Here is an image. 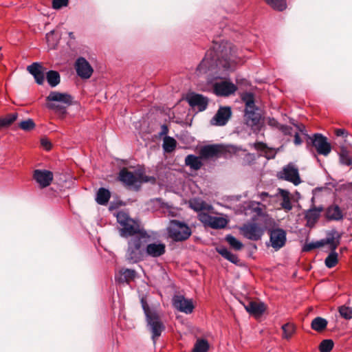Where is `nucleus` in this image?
<instances>
[{"instance_id":"f257e3e1","label":"nucleus","mask_w":352,"mask_h":352,"mask_svg":"<svg viewBox=\"0 0 352 352\" xmlns=\"http://www.w3.org/2000/svg\"><path fill=\"white\" fill-rule=\"evenodd\" d=\"M117 221L120 226L119 232L122 237L151 238V235L140 226L139 223L130 218L126 213L124 212H118Z\"/></svg>"},{"instance_id":"f03ea898","label":"nucleus","mask_w":352,"mask_h":352,"mask_svg":"<svg viewBox=\"0 0 352 352\" xmlns=\"http://www.w3.org/2000/svg\"><path fill=\"white\" fill-rule=\"evenodd\" d=\"M340 235L336 232H333L325 239H322L316 242L309 243V250L322 247L325 244L329 245V248L331 250V252L324 261L325 265L328 268L333 267L338 263V254L335 252V250L340 243Z\"/></svg>"},{"instance_id":"7ed1b4c3","label":"nucleus","mask_w":352,"mask_h":352,"mask_svg":"<svg viewBox=\"0 0 352 352\" xmlns=\"http://www.w3.org/2000/svg\"><path fill=\"white\" fill-rule=\"evenodd\" d=\"M230 57L226 58L223 63L219 59V55L214 50H208L206 53L205 57L202 61L197 66V70L200 74L206 73L208 71H212L216 67L222 66L225 69H228L230 67Z\"/></svg>"},{"instance_id":"20e7f679","label":"nucleus","mask_w":352,"mask_h":352,"mask_svg":"<svg viewBox=\"0 0 352 352\" xmlns=\"http://www.w3.org/2000/svg\"><path fill=\"white\" fill-rule=\"evenodd\" d=\"M150 238L132 237L128 241L126 260L130 263H137L143 260L145 252L144 245Z\"/></svg>"},{"instance_id":"39448f33","label":"nucleus","mask_w":352,"mask_h":352,"mask_svg":"<svg viewBox=\"0 0 352 352\" xmlns=\"http://www.w3.org/2000/svg\"><path fill=\"white\" fill-rule=\"evenodd\" d=\"M167 232L175 241H186L192 234L191 229L186 223L175 219L170 221Z\"/></svg>"},{"instance_id":"423d86ee","label":"nucleus","mask_w":352,"mask_h":352,"mask_svg":"<svg viewBox=\"0 0 352 352\" xmlns=\"http://www.w3.org/2000/svg\"><path fill=\"white\" fill-rule=\"evenodd\" d=\"M72 96L67 93H60L55 91H51L46 97V100L49 102H59L63 104L47 103L46 107L49 109L64 114L66 113V107L72 104Z\"/></svg>"},{"instance_id":"0eeeda50","label":"nucleus","mask_w":352,"mask_h":352,"mask_svg":"<svg viewBox=\"0 0 352 352\" xmlns=\"http://www.w3.org/2000/svg\"><path fill=\"white\" fill-rule=\"evenodd\" d=\"M147 329L151 333V339L154 343L158 339L162 332L166 329L165 324L162 322L157 312L146 317Z\"/></svg>"},{"instance_id":"6e6552de","label":"nucleus","mask_w":352,"mask_h":352,"mask_svg":"<svg viewBox=\"0 0 352 352\" xmlns=\"http://www.w3.org/2000/svg\"><path fill=\"white\" fill-rule=\"evenodd\" d=\"M277 177L280 179L292 183L294 186H298L301 183L298 169L293 163L285 166L282 170L277 173Z\"/></svg>"},{"instance_id":"1a4fd4ad","label":"nucleus","mask_w":352,"mask_h":352,"mask_svg":"<svg viewBox=\"0 0 352 352\" xmlns=\"http://www.w3.org/2000/svg\"><path fill=\"white\" fill-rule=\"evenodd\" d=\"M268 233L270 235V242L266 243L267 246H271L277 251L285 245L287 237L286 232L283 229H270Z\"/></svg>"},{"instance_id":"9d476101","label":"nucleus","mask_w":352,"mask_h":352,"mask_svg":"<svg viewBox=\"0 0 352 352\" xmlns=\"http://www.w3.org/2000/svg\"><path fill=\"white\" fill-rule=\"evenodd\" d=\"M309 140L311 141L313 146L318 154L327 156L331 152V146L327 142V138L322 134L315 133L312 137L309 136Z\"/></svg>"},{"instance_id":"9b49d317","label":"nucleus","mask_w":352,"mask_h":352,"mask_svg":"<svg viewBox=\"0 0 352 352\" xmlns=\"http://www.w3.org/2000/svg\"><path fill=\"white\" fill-rule=\"evenodd\" d=\"M118 178L125 186L133 188L136 191L140 190L139 178L126 168L120 170Z\"/></svg>"},{"instance_id":"f8f14e48","label":"nucleus","mask_w":352,"mask_h":352,"mask_svg":"<svg viewBox=\"0 0 352 352\" xmlns=\"http://www.w3.org/2000/svg\"><path fill=\"white\" fill-rule=\"evenodd\" d=\"M74 67L77 75L82 79L89 78L94 72V69L89 63L85 58L82 56L76 59Z\"/></svg>"},{"instance_id":"ddd939ff","label":"nucleus","mask_w":352,"mask_h":352,"mask_svg":"<svg viewBox=\"0 0 352 352\" xmlns=\"http://www.w3.org/2000/svg\"><path fill=\"white\" fill-rule=\"evenodd\" d=\"M173 305L178 311L186 314H191L194 309L192 300L186 298L182 295H175L173 296Z\"/></svg>"},{"instance_id":"4468645a","label":"nucleus","mask_w":352,"mask_h":352,"mask_svg":"<svg viewBox=\"0 0 352 352\" xmlns=\"http://www.w3.org/2000/svg\"><path fill=\"white\" fill-rule=\"evenodd\" d=\"M232 111L230 107H221L212 118L210 123L214 126H225L231 118Z\"/></svg>"},{"instance_id":"2eb2a0df","label":"nucleus","mask_w":352,"mask_h":352,"mask_svg":"<svg viewBox=\"0 0 352 352\" xmlns=\"http://www.w3.org/2000/svg\"><path fill=\"white\" fill-rule=\"evenodd\" d=\"M243 236L252 241H258L263 234V230L256 223H252L244 225L241 228Z\"/></svg>"},{"instance_id":"dca6fc26","label":"nucleus","mask_w":352,"mask_h":352,"mask_svg":"<svg viewBox=\"0 0 352 352\" xmlns=\"http://www.w3.org/2000/svg\"><path fill=\"white\" fill-rule=\"evenodd\" d=\"M244 120L245 124L251 127H257L261 120V114L258 113V109L256 106L251 108L245 109Z\"/></svg>"},{"instance_id":"f3484780","label":"nucleus","mask_w":352,"mask_h":352,"mask_svg":"<svg viewBox=\"0 0 352 352\" xmlns=\"http://www.w3.org/2000/svg\"><path fill=\"white\" fill-rule=\"evenodd\" d=\"M186 99L189 105L192 108L197 109L199 111H204L208 104V98L199 94H190Z\"/></svg>"},{"instance_id":"a211bd4d","label":"nucleus","mask_w":352,"mask_h":352,"mask_svg":"<svg viewBox=\"0 0 352 352\" xmlns=\"http://www.w3.org/2000/svg\"><path fill=\"white\" fill-rule=\"evenodd\" d=\"M33 178L41 188H45L52 182L53 173L47 170L36 169L34 171Z\"/></svg>"},{"instance_id":"6ab92c4d","label":"nucleus","mask_w":352,"mask_h":352,"mask_svg":"<svg viewBox=\"0 0 352 352\" xmlns=\"http://www.w3.org/2000/svg\"><path fill=\"white\" fill-rule=\"evenodd\" d=\"M236 90V87L232 82L221 81L214 85V92L217 96H228L234 94Z\"/></svg>"},{"instance_id":"aec40b11","label":"nucleus","mask_w":352,"mask_h":352,"mask_svg":"<svg viewBox=\"0 0 352 352\" xmlns=\"http://www.w3.org/2000/svg\"><path fill=\"white\" fill-rule=\"evenodd\" d=\"M27 70L34 76L37 84H43L45 79L44 68L39 63H33L30 65L28 66Z\"/></svg>"},{"instance_id":"412c9836","label":"nucleus","mask_w":352,"mask_h":352,"mask_svg":"<svg viewBox=\"0 0 352 352\" xmlns=\"http://www.w3.org/2000/svg\"><path fill=\"white\" fill-rule=\"evenodd\" d=\"M222 151L221 146L219 144H210L203 146L199 151L201 158L208 159L218 157Z\"/></svg>"},{"instance_id":"4be33fe9","label":"nucleus","mask_w":352,"mask_h":352,"mask_svg":"<svg viewBox=\"0 0 352 352\" xmlns=\"http://www.w3.org/2000/svg\"><path fill=\"white\" fill-rule=\"evenodd\" d=\"M166 251V246L164 243H150L144 249L145 254L151 257H159L163 255Z\"/></svg>"},{"instance_id":"5701e85b","label":"nucleus","mask_w":352,"mask_h":352,"mask_svg":"<svg viewBox=\"0 0 352 352\" xmlns=\"http://www.w3.org/2000/svg\"><path fill=\"white\" fill-rule=\"evenodd\" d=\"M348 146L342 145L340 148L339 160L340 162L345 166L352 165V146L351 144H348Z\"/></svg>"},{"instance_id":"b1692460","label":"nucleus","mask_w":352,"mask_h":352,"mask_svg":"<svg viewBox=\"0 0 352 352\" xmlns=\"http://www.w3.org/2000/svg\"><path fill=\"white\" fill-rule=\"evenodd\" d=\"M135 275L136 272L134 270L122 269L120 271L119 274L116 276V279L118 282L121 283H129L135 278Z\"/></svg>"},{"instance_id":"393cba45","label":"nucleus","mask_w":352,"mask_h":352,"mask_svg":"<svg viewBox=\"0 0 352 352\" xmlns=\"http://www.w3.org/2000/svg\"><path fill=\"white\" fill-rule=\"evenodd\" d=\"M217 252L224 258L229 261L235 265H239L240 260L238 258L237 255L232 253L230 250H228L227 248L223 246H220L217 248Z\"/></svg>"},{"instance_id":"a878e982","label":"nucleus","mask_w":352,"mask_h":352,"mask_svg":"<svg viewBox=\"0 0 352 352\" xmlns=\"http://www.w3.org/2000/svg\"><path fill=\"white\" fill-rule=\"evenodd\" d=\"M326 218L329 220L339 221L343 217L342 212L338 206H331L325 212Z\"/></svg>"},{"instance_id":"bb28decb","label":"nucleus","mask_w":352,"mask_h":352,"mask_svg":"<svg viewBox=\"0 0 352 352\" xmlns=\"http://www.w3.org/2000/svg\"><path fill=\"white\" fill-rule=\"evenodd\" d=\"M245 310L253 315H261L265 311V306L263 302L250 301L245 305Z\"/></svg>"},{"instance_id":"cd10ccee","label":"nucleus","mask_w":352,"mask_h":352,"mask_svg":"<svg viewBox=\"0 0 352 352\" xmlns=\"http://www.w3.org/2000/svg\"><path fill=\"white\" fill-rule=\"evenodd\" d=\"M189 206L191 209L196 212H202L203 210H208L211 208L204 201L200 198H193L189 201Z\"/></svg>"},{"instance_id":"c85d7f7f","label":"nucleus","mask_w":352,"mask_h":352,"mask_svg":"<svg viewBox=\"0 0 352 352\" xmlns=\"http://www.w3.org/2000/svg\"><path fill=\"white\" fill-rule=\"evenodd\" d=\"M185 164L187 166H189L191 169L197 170L201 168L203 163L200 158L195 155H188L185 158Z\"/></svg>"},{"instance_id":"c756f323","label":"nucleus","mask_w":352,"mask_h":352,"mask_svg":"<svg viewBox=\"0 0 352 352\" xmlns=\"http://www.w3.org/2000/svg\"><path fill=\"white\" fill-rule=\"evenodd\" d=\"M111 197V193L108 189L100 188L97 192L96 201L102 206H105Z\"/></svg>"},{"instance_id":"7c9ffc66","label":"nucleus","mask_w":352,"mask_h":352,"mask_svg":"<svg viewBox=\"0 0 352 352\" xmlns=\"http://www.w3.org/2000/svg\"><path fill=\"white\" fill-rule=\"evenodd\" d=\"M46 79L50 87H55L60 83V76L58 72L50 70L46 73Z\"/></svg>"},{"instance_id":"2f4dec72","label":"nucleus","mask_w":352,"mask_h":352,"mask_svg":"<svg viewBox=\"0 0 352 352\" xmlns=\"http://www.w3.org/2000/svg\"><path fill=\"white\" fill-rule=\"evenodd\" d=\"M210 349V344L207 340L198 338L192 349V352H208Z\"/></svg>"},{"instance_id":"473e14b6","label":"nucleus","mask_w":352,"mask_h":352,"mask_svg":"<svg viewBox=\"0 0 352 352\" xmlns=\"http://www.w3.org/2000/svg\"><path fill=\"white\" fill-rule=\"evenodd\" d=\"M177 146L176 140L170 136H165L163 140L162 148L166 153L173 152Z\"/></svg>"},{"instance_id":"72a5a7b5","label":"nucleus","mask_w":352,"mask_h":352,"mask_svg":"<svg viewBox=\"0 0 352 352\" xmlns=\"http://www.w3.org/2000/svg\"><path fill=\"white\" fill-rule=\"evenodd\" d=\"M17 113L8 114L5 117H0V129L10 126L18 118Z\"/></svg>"},{"instance_id":"f704fd0d","label":"nucleus","mask_w":352,"mask_h":352,"mask_svg":"<svg viewBox=\"0 0 352 352\" xmlns=\"http://www.w3.org/2000/svg\"><path fill=\"white\" fill-rule=\"evenodd\" d=\"M273 9L278 11H283L287 8L285 0H265Z\"/></svg>"},{"instance_id":"c9c22d12","label":"nucleus","mask_w":352,"mask_h":352,"mask_svg":"<svg viewBox=\"0 0 352 352\" xmlns=\"http://www.w3.org/2000/svg\"><path fill=\"white\" fill-rule=\"evenodd\" d=\"M327 321L320 317H317L311 322V328L317 331H321L327 327Z\"/></svg>"},{"instance_id":"e433bc0d","label":"nucleus","mask_w":352,"mask_h":352,"mask_svg":"<svg viewBox=\"0 0 352 352\" xmlns=\"http://www.w3.org/2000/svg\"><path fill=\"white\" fill-rule=\"evenodd\" d=\"M322 210L323 208L322 206L309 208V228L311 224H314L319 219Z\"/></svg>"},{"instance_id":"4c0bfd02","label":"nucleus","mask_w":352,"mask_h":352,"mask_svg":"<svg viewBox=\"0 0 352 352\" xmlns=\"http://www.w3.org/2000/svg\"><path fill=\"white\" fill-rule=\"evenodd\" d=\"M227 224V221L223 217L212 216L209 227L214 229L223 228Z\"/></svg>"},{"instance_id":"58836bf2","label":"nucleus","mask_w":352,"mask_h":352,"mask_svg":"<svg viewBox=\"0 0 352 352\" xmlns=\"http://www.w3.org/2000/svg\"><path fill=\"white\" fill-rule=\"evenodd\" d=\"M283 338L289 340L295 333V327L292 323H286L282 326Z\"/></svg>"},{"instance_id":"ea45409f","label":"nucleus","mask_w":352,"mask_h":352,"mask_svg":"<svg viewBox=\"0 0 352 352\" xmlns=\"http://www.w3.org/2000/svg\"><path fill=\"white\" fill-rule=\"evenodd\" d=\"M226 241L236 250H240L243 248V243L231 234L226 235Z\"/></svg>"},{"instance_id":"a19ab883","label":"nucleus","mask_w":352,"mask_h":352,"mask_svg":"<svg viewBox=\"0 0 352 352\" xmlns=\"http://www.w3.org/2000/svg\"><path fill=\"white\" fill-rule=\"evenodd\" d=\"M242 100H243V101L245 104V109L251 108L252 107H255L256 106L255 103H254V95H253V94H252L250 92L245 93L242 96Z\"/></svg>"},{"instance_id":"79ce46f5","label":"nucleus","mask_w":352,"mask_h":352,"mask_svg":"<svg viewBox=\"0 0 352 352\" xmlns=\"http://www.w3.org/2000/svg\"><path fill=\"white\" fill-rule=\"evenodd\" d=\"M19 127L25 131H30L35 128V123L32 119H28L21 122Z\"/></svg>"},{"instance_id":"37998d69","label":"nucleus","mask_w":352,"mask_h":352,"mask_svg":"<svg viewBox=\"0 0 352 352\" xmlns=\"http://www.w3.org/2000/svg\"><path fill=\"white\" fill-rule=\"evenodd\" d=\"M339 313L344 319L349 320L352 318V308L346 305L339 307Z\"/></svg>"},{"instance_id":"c03bdc74","label":"nucleus","mask_w":352,"mask_h":352,"mask_svg":"<svg viewBox=\"0 0 352 352\" xmlns=\"http://www.w3.org/2000/svg\"><path fill=\"white\" fill-rule=\"evenodd\" d=\"M333 347V342L331 340H324L320 344L321 352H330Z\"/></svg>"},{"instance_id":"a18cd8bd","label":"nucleus","mask_w":352,"mask_h":352,"mask_svg":"<svg viewBox=\"0 0 352 352\" xmlns=\"http://www.w3.org/2000/svg\"><path fill=\"white\" fill-rule=\"evenodd\" d=\"M212 216L208 214L205 212H201L198 214L199 220L205 226H209Z\"/></svg>"},{"instance_id":"49530a36","label":"nucleus","mask_w":352,"mask_h":352,"mask_svg":"<svg viewBox=\"0 0 352 352\" xmlns=\"http://www.w3.org/2000/svg\"><path fill=\"white\" fill-rule=\"evenodd\" d=\"M140 302H141L142 309H143L144 315H145V318L147 317V316H150V315L153 314V313L156 312L155 311L151 310L150 309L146 299L144 297H142L141 298Z\"/></svg>"},{"instance_id":"de8ad7c7","label":"nucleus","mask_w":352,"mask_h":352,"mask_svg":"<svg viewBox=\"0 0 352 352\" xmlns=\"http://www.w3.org/2000/svg\"><path fill=\"white\" fill-rule=\"evenodd\" d=\"M69 4V0H52V8L55 10H60L63 7H67Z\"/></svg>"},{"instance_id":"09e8293b","label":"nucleus","mask_w":352,"mask_h":352,"mask_svg":"<svg viewBox=\"0 0 352 352\" xmlns=\"http://www.w3.org/2000/svg\"><path fill=\"white\" fill-rule=\"evenodd\" d=\"M138 177L140 179V185L142 183H147V182L155 183V180H156L154 177L145 175L142 173H139L138 175Z\"/></svg>"},{"instance_id":"8fccbe9b","label":"nucleus","mask_w":352,"mask_h":352,"mask_svg":"<svg viewBox=\"0 0 352 352\" xmlns=\"http://www.w3.org/2000/svg\"><path fill=\"white\" fill-rule=\"evenodd\" d=\"M151 202H153L155 206H158L160 208H168L170 207L169 205L164 202L162 198L151 199Z\"/></svg>"},{"instance_id":"3c124183","label":"nucleus","mask_w":352,"mask_h":352,"mask_svg":"<svg viewBox=\"0 0 352 352\" xmlns=\"http://www.w3.org/2000/svg\"><path fill=\"white\" fill-rule=\"evenodd\" d=\"M335 133L338 137H343L345 138L344 142L346 144H349L346 138L349 137V133L344 129H338L335 131Z\"/></svg>"},{"instance_id":"603ef678","label":"nucleus","mask_w":352,"mask_h":352,"mask_svg":"<svg viewBox=\"0 0 352 352\" xmlns=\"http://www.w3.org/2000/svg\"><path fill=\"white\" fill-rule=\"evenodd\" d=\"M280 130L285 135H292V133L295 132L293 127L287 125H282Z\"/></svg>"},{"instance_id":"864d4df0","label":"nucleus","mask_w":352,"mask_h":352,"mask_svg":"<svg viewBox=\"0 0 352 352\" xmlns=\"http://www.w3.org/2000/svg\"><path fill=\"white\" fill-rule=\"evenodd\" d=\"M281 206L283 208L290 210L292 209V204L289 198L284 199L281 203Z\"/></svg>"},{"instance_id":"5fc2aeb1","label":"nucleus","mask_w":352,"mask_h":352,"mask_svg":"<svg viewBox=\"0 0 352 352\" xmlns=\"http://www.w3.org/2000/svg\"><path fill=\"white\" fill-rule=\"evenodd\" d=\"M41 144L47 150H50L51 148V143L47 139H42Z\"/></svg>"},{"instance_id":"6e6d98bb","label":"nucleus","mask_w":352,"mask_h":352,"mask_svg":"<svg viewBox=\"0 0 352 352\" xmlns=\"http://www.w3.org/2000/svg\"><path fill=\"white\" fill-rule=\"evenodd\" d=\"M279 193L282 196L283 200L286 199V197L289 198V192L287 190L279 189Z\"/></svg>"},{"instance_id":"4d7b16f0","label":"nucleus","mask_w":352,"mask_h":352,"mask_svg":"<svg viewBox=\"0 0 352 352\" xmlns=\"http://www.w3.org/2000/svg\"><path fill=\"white\" fill-rule=\"evenodd\" d=\"M294 142L296 145H299L302 143L301 138H300L298 133L296 131L294 132Z\"/></svg>"},{"instance_id":"13d9d810","label":"nucleus","mask_w":352,"mask_h":352,"mask_svg":"<svg viewBox=\"0 0 352 352\" xmlns=\"http://www.w3.org/2000/svg\"><path fill=\"white\" fill-rule=\"evenodd\" d=\"M168 129L167 126H166L165 124L162 125L160 135H166L168 133Z\"/></svg>"},{"instance_id":"bf43d9fd","label":"nucleus","mask_w":352,"mask_h":352,"mask_svg":"<svg viewBox=\"0 0 352 352\" xmlns=\"http://www.w3.org/2000/svg\"><path fill=\"white\" fill-rule=\"evenodd\" d=\"M302 251L308 252V238L305 237L304 241V244L302 245Z\"/></svg>"},{"instance_id":"052dcab7","label":"nucleus","mask_w":352,"mask_h":352,"mask_svg":"<svg viewBox=\"0 0 352 352\" xmlns=\"http://www.w3.org/2000/svg\"><path fill=\"white\" fill-rule=\"evenodd\" d=\"M305 219L307 220V223H305V226H308V210H305L304 212Z\"/></svg>"},{"instance_id":"680f3d73","label":"nucleus","mask_w":352,"mask_h":352,"mask_svg":"<svg viewBox=\"0 0 352 352\" xmlns=\"http://www.w3.org/2000/svg\"><path fill=\"white\" fill-rule=\"evenodd\" d=\"M346 188L352 192V184H348L346 185Z\"/></svg>"},{"instance_id":"e2e57ef3","label":"nucleus","mask_w":352,"mask_h":352,"mask_svg":"<svg viewBox=\"0 0 352 352\" xmlns=\"http://www.w3.org/2000/svg\"><path fill=\"white\" fill-rule=\"evenodd\" d=\"M265 197H268L267 192H262L261 193V197L263 199Z\"/></svg>"},{"instance_id":"0e129e2a","label":"nucleus","mask_w":352,"mask_h":352,"mask_svg":"<svg viewBox=\"0 0 352 352\" xmlns=\"http://www.w3.org/2000/svg\"><path fill=\"white\" fill-rule=\"evenodd\" d=\"M69 36L70 38H74V33L72 32H69Z\"/></svg>"},{"instance_id":"69168bd1","label":"nucleus","mask_w":352,"mask_h":352,"mask_svg":"<svg viewBox=\"0 0 352 352\" xmlns=\"http://www.w3.org/2000/svg\"><path fill=\"white\" fill-rule=\"evenodd\" d=\"M316 192H317V190H316V189L315 190H314V191H313V194H314V195H316Z\"/></svg>"}]
</instances>
